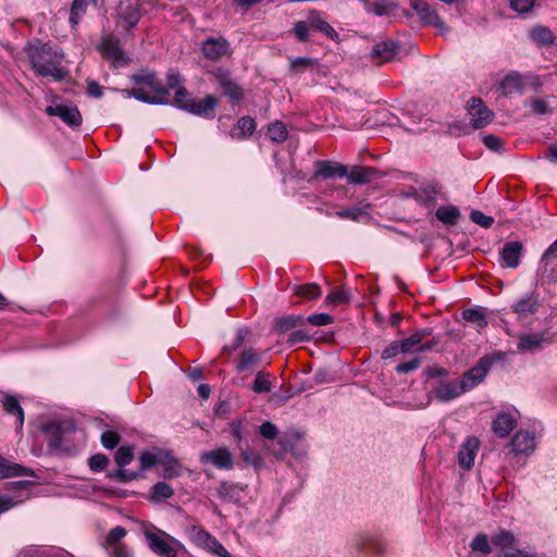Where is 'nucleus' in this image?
I'll return each instance as SVG.
<instances>
[{
  "label": "nucleus",
  "mask_w": 557,
  "mask_h": 557,
  "mask_svg": "<svg viewBox=\"0 0 557 557\" xmlns=\"http://www.w3.org/2000/svg\"><path fill=\"white\" fill-rule=\"evenodd\" d=\"M33 69L42 77L62 81L67 75L62 66L63 54L49 44L37 41L26 48Z\"/></svg>",
  "instance_id": "1"
},
{
  "label": "nucleus",
  "mask_w": 557,
  "mask_h": 557,
  "mask_svg": "<svg viewBox=\"0 0 557 557\" xmlns=\"http://www.w3.org/2000/svg\"><path fill=\"white\" fill-rule=\"evenodd\" d=\"M132 81L139 88L124 90L127 97H134L148 103L168 102V88L162 86L153 72L140 71L132 76Z\"/></svg>",
  "instance_id": "2"
},
{
  "label": "nucleus",
  "mask_w": 557,
  "mask_h": 557,
  "mask_svg": "<svg viewBox=\"0 0 557 557\" xmlns=\"http://www.w3.org/2000/svg\"><path fill=\"white\" fill-rule=\"evenodd\" d=\"M47 436L50 450H69L70 437L75 432V425L71 421H52L41 428Z\"/></svg>",
  "instance_id": "3"
},
{
  "label": "nucleus",
  "mask_w": 557,
  "mask_h": 557,
  "mask_svg": "<svg viewBox=\"0 0 557 557\" xmlns=\"http://www.w3.org/2000/svg\"><path fill=\"white\" fill-rule=\"evenodd\" d=\"M144 534L149 548L161 557H177L183 547L178 540L161 530H146Z\"/></svg>",
  "instance_id": "4"
},
{
  "label": "nucleus",
  "mask_w": 557,
  "mask_h": 557,
  "mask_svg": "<svg viewBox=\"0 0 557 557\" xmlns=\"http://www.w3.org/2000/svg\"><path fill=\"white\" fill-rule=\"evenodd\" d=\"M141 12L139 5L131 0L121 1L117 7V25L124 30H129L139 22Z\"/></svg>",
  "instance_id": "5"
},
{
  "label": "nucleus",
  "mask_w": 557,
  "mask_h": 557,
  "mask_svg": "<svg viewBox=\"0 0 557 557\" xmlns=\"http://www.w3.org/2000/svg\"><path fill=\"white\" fill-rule=\"evenodd\" d=\"M493 364V358L488 356L482 357L476 366L467 371L462 379V385L466 391H469L481 383L487 374L491 366Z\"/></svg>",
  "instance_id": "6"
},
{
  "label": "nucleus",
  "mask_w": 557,
  "mask_h": 557,
  "mask_svg": "<svg viewBox=\"0 0 557 557\" xmlns=\"http://www.w3.org/2000/svg\"><path fill=\"white\" fill-rule=\"evenodd\" d=\"M348 174V168L342 163L327 160H319L314 162V173L309 182L322 177L324 180L333 177H345Z\"/></svg>",
  "instance_id": "7"
},
{
  "label": "nucleus",
  "mask_w": 557,
  "mask_h": 557,
  "mask_svg": "<svg viewBox=\"0 0 557 557\" xmlns=\"http://www.w3.org/2000/svg\"><path fill=\"white\" fill-rule=\"evenodd\" d=\"M193 539L198 546L207 549L218 557H232V555L215 537L211 536L202 529L195 528L193 530Z\"/></svg>",
  "instance_id": "8"
},
{
  "label": "nucleus",
  "mask_w": 557,
  "mask_h": 557,
  "mask_svg": "<svg viewBox=\"0 0 557 557\" xmlns=\"http://www.w3.org/2000/svg\"><path fill=\"white\" fill-rule=\"evenodd\" d=\"M201 52L211 61H219L231 54L230 44L224 38L210 37L203 41Z\"/></svg>",
  "instance_id": "9"
},
{
  "label": "nucleus",
  "mask_w": 557,
  "mask_h": 557,
  "mask_svg": "<svg viewBox=\"0 0 557 557\" xmlns=\"http://www.w3.org/2000/svg\"><path fill=\"white\" fill-rule=\"evenodd\" d=\"M46 112L51 116H59L71 127H78L82 124V114L77 107L66 104H55L46 108Z\"/></svg>",
  "instance_id": "10"
},
{
  "label": "nucleus",
  "mask_w": 557,
  "mask_h": 557,
  "mask_svg": "<svg viewBox=\"0 0 557 557\" xmlns=\"http://www.w3.org/2000/svg\"><path fill=\"white\" fill-rule=\"evenodd\" d=\"M211 74L225 96L230 97L233 101H239L244 98L242 88L231 78L227 71L218 69Z\"/></svg>",
  "instance_id": "11"
},
{
  "label": "nucleus",
  "mask_w": 557,
  "mask_h": 557,
  "mask_svg": "<svg viewBox=\"0 0 557 557\" xmlns=\"http://www.w3.org/2000/svg\"><path fill=\"white\" fill-rule=\"evenodd\" d=\"M410 7L419 15L424 24L433 25L438 29H445V23L437 13L423 0H410Z\"/></svg>",
  "instance_id": "12"
},
{
  "label": "nucleus",
  "mask_w": 557,
  "mask_h": 557,
  "mask_svg": "<svg viewBox=\"0 0 557 557\" xmlns=\"http://www.w3.org/2000/svg\"><path fill=\"white\" fill-rule=\"evenodd\" d=\"M469 115L474 128H482L492 121V112L479 98H473L469 106Z\"/></svg>",
  "instance_id": "13"
},
{
  "label": "nucleus",
  "mask_w": 557,
  "mask_h": 557,
  "mask_svg": "<svg viewBox=\"0 0 557 557\" xmlns=\"http://www.w3.org/2000/svg\"><path fill=\"white\" fill-rule=\"evenodd\" d=\"M202 462H210L219 469H232L233 456L226 447H220L201 455Z\"/></svg>",
  "instance_id": "14"
},
{
  "label": "nucleus",
  "mask_w": 557,
  "mask_h": 557,
  "mask_svg": "<svg viewBox=\"0 0 557 557\" xmlns=\"http://www.w3.org/2000/svg\"><path fill=\"white\" fill-rule=\"evenodd\" d=\"M523 245L520 242H508L500 250V261L504 267L516 269L520 264Z\"/></svg>",
  "instance_id": "15"
},
{
  "label": "nucleus",
  "mask_w": 557,
  "mask_h": 557,
  "mask_svg": "<svg viewBox=\"0 0 557 557\" xmlns=\"http://www.w3.org/2000/svg\"><path fill=\"white\" fill-rule=\"evenodd\" d=\"M467 392L462 382H442L433 388L432 394L442 403L457 398Z\"/></svg>",
  "instance_id": "16"
},
{
  "label": "nucleus",
  "mask_w": 557,
  "mask_h": 557,
  "mask_svg": "<svg viewBox=\"0 0 557 557\" xmlns=\"http://www.w3.org/2000/svg\"><path fill=\"white\" fill-rule=\"evenodd\" d=\"M541 306L540 296L536 293H531L520 299H518L512 306V311L520 318L537 312Z\"/></svg>",
  "instance_id": "17"
},
{
  "label": "nucleus",
  "mask_w": 557,
  "mask_h": 557,
  "mask_svg": "<svg viewBox=\"0 0 557 557\" xmlns=\"http://www.w3.org/2000/svg\"><path fill=\"white\" fill-rule=\"evenodd\" d=\"M479 445V440L474 436L468 437L461 445L458 451V462L461 468L470 469L473 466Z\"/></svg>",
  "instance_id": "18"
},
{
  "label": "nucleus",
  "mask_w": 557,
  "mask_h": 557,
  "mask_svg": "<svg viewBox=\"0 0 557 557\" xmlns=\"http://www.w3.org/2000/svg\"><path fill=\"white\" fill-rule=\"evenodd\" d=\"M399 50L398 45L393 40L381 41L374 45L371 57L379 63L389 62L395 59Z\"/></svg>",
  "instance_id": "19"
},
{
  "label": "nucleus",
  "mask_w": 557,
  "mask_h": 557,
  "mask_svg": "<svg viewBox=\"0 0 557 557\" xmlns=\"http://www.w3.org/2000/svg\"><path fill=\"white\" fill-rule=\"evenodd\" d=\"M308 24L310 27L323 33L331 39H337V32L322 17L317 10H310L308 13Z\"/></svg>",
  "instance_id": "20"
},
{
  "label": "nucleus",
  "mask_w": 557,
  "mask_h": 557,
  "mask_svg": "<svg viewBox=\"0 0 557 557\" xmlns=\"http://www.w3.org/2000/svg\"><path fill=\"white\" fill-rule=\"evenodd\" d=\"M545 342L550 341L544 333L521 334L518 337L517 347L519 351L536 350L540 349Z\"/></svg>",
  "instance_id": "21"
},
{
  "label": "nucleus",
  "mask_w": 557,
  "mask_h": 557,
  "mask_svg": "<svg viewBox=\"0 0 557 557\" xmlns=\"http://www.w3.org/2000/svg\"><path fill=\"white\" fill-rule=\"evenodd\" d=\"M30 475L35 476L33 470L25 468L18 463H13L0 456V479Z\"/></svg>",
  "instance_id": "22"
},
{
  "label": "nucleus",
  "mask_w": 557,
  "mask_h": 557,
  "mask_svg": "<svg viewBox=\"0 0 557 557\" xmlns=\"http://www.w3.org/2000/svg\"><path fill=\"white\" fill-rule=\"evenodd\" d=\"M99 49L103 55L115 62L123 61V50L121 49L119 39L108 36L102 39Z\"/></svg>",
  "instance_id": "23"
},
{
  "label": "nucleus",
  "mask_w": 557,
  "mask_h": 557,
  "mask_svg": "<svg viewBox=\"0 0 557 557\" xmlns=\"http://www.w3.org/2000/svg\"><path fill=\"white\" fill-rule=\"evenodd\" d=\"M262 356L252 349H245L236 364L238 372H252L260 363Z\"/></svg>",
  "instance_id": "24"
},
{
  "label": "nucleus",
  "mask_w": 557,
  "mask_h": 557,
  "mask_svg": "<svg viewBox=\"0 0 557 557\" xmlns=\"http://www.w3.org/2000/svg\"><path fill=\"white\" fill-rule=\"evenodd\" d=\"M379 171L369 166H354L346 175L350 184H366L371 182Z\"/></svg>",
  "instance_id": "25"
},
{
  "label": "nucleus",
  "mask_w": 557,
  "mask_h": 557,
  "mask_svg": "<svg viewBox=\"0 0 557 557\" xmlns=\"http://www.w3.org/2000/svg\"><path fill=\"white\" fill-rule=\"evenodd\" d=\"M515 425L516 422L511 414L502 412L497 414L493 422L492 429L498 437L504 438L509 435V433L515 429Z\"/></svg>",
  "instance_id": "26"
},
{
  "label": "nucleus",
  "mask_w": 557,
  "mask_h": 557,
  "mask_svg": "<svg viewBox=\"0 0 557 557\" xmlns=\"http://www.w3.org/2000/svg\"><path fill=\"white\" fill-rule=\"evenodd\" d=\"M256 129V122L250 116L240 117L231 131L232 138L245 139L249 137Z\"/></svg>",
  "instance_id": "27"
},
{
  "label": "nucleus",
  "mask_w": 557,
  "mask_h": 557,
  "mask_svg": "<svg viewBox=\"0 0 557 557\" xmlns=\"http://www.w3.org/2000/svg\"><path fill=\"white\" fill-rule=\"evenodd\" d=\"M159 467L160 475L165 479L178 478L183 470L178 461L165 453L163 454L162 462H160Z\"/></svg>",
  "instance_id": "28"
},
{
  "label": "nucleus",
  "mask_w": 557,
  "mask_h": 557,
  "mask_svg": "<svg viewBox=\"0 0 557 557\" xmlns=\"http://www.w3.org/2000/svg\"><path fill=\"white\" fill-rule=\"evenodd\" d=\"M512 450L516 454H524L534 448V437L529 432H518L511 440Z\"/></svg>",
  "instance_id": "29"
},
{
  "label": "nucleus",
  "mask_w": 557,
  "mask_h": 557,
  "mask_svg": "<svg viewBox=\"0 0 557 557\" xmlns=\"http://www.w3.org/2000/svg\"><path fill=\"white\" fill-rule=\"evenodd\" d=\"M2 404H3V409L8 414H12L17 418L16 429L21 430L24 424L25 414H24V410L21 407L17 398L14 396H7L3 399Z\"/></svg>",
  "instance_id": "30"
},
{
  "label": "nucleus",
  "mask_w": 557,
  "mask_h": 557,
  "mask_svg": "<svg viewBox=\"0 0 557 557\" xmlns=\"http://www.w3.org/2000/svg\"><path fill=\"white\" fill-rule=\"evenodd\" d=\"M216 104V99L211 96V95H208L206 96L202 100L196 102V101H190L188 107L186 108V111L188 112H191L194 114H198V115H208L209 113H211L214 109Z\"/></svg>",
  "instance_id": "31"
},
{
  "label": "nucleus",
  "mask_w": 557,
  "mask_h": 557,
  "mask_svg": "<svg viewBox=\"0 0 557 557\" xmlns=\"http://www.w3.org/2000/svg\"><path fill=\"white\" fill-rule=\"evenodd\" d=\"M555 260H545L544 256H542L539 270L542 284H550L557 281V264L554 263Z\"/></svg>",
  "instance_id": "32"
},
{
  "label": "nucleus",
  "mask_w": 557,
  "mask_h": 557,
  "mask_svg": "<svg viewBox=\"0 0 557 557\" xmlns=\"http://www.w3.org/2000/svg\"><path fill=\"white\" fill-rule=\"evenodd\" d=\"M90 3L96 4L97 0H73L70 11V23L73 27L77 26L81 18L86 14Z\"/></svg>",
  "instance_id": "33"
},
{
  "label": "nucleus",
  "mask_w": 557,
  "mask_h": 557,
  "mask_svg": "<svg viewBox=\"0 0 557 557\" xmlns=\"http://www.w3.org/2000/svg\"><path fill=\"white\" fill-rule=\"evenodd\" d=\"M305 319L301 315H286L275 320V330L280 333H286L295 327L301 326Z\"/></svg>",
  "instance_id": "34"
},
{
  "label": "nucleus",
  "mask_w": 557,
  "mask_h": 557,
  "mask_svg": "<svg viewBox=\"0 0 557 557\" xmlns=\"http://www.w3.org/2000/svg\"><path fill=\"white\" fill-rule=\"evenodd\" d=\"M243 488L235 484L222 483L218 488L219 497L228 503H235L240 499Z\"/></svg>",
  "instance_id": "35"
},
{
  "label": "nucleus",
  "mask_w": 557,
  "mask_h": 557,
  "mask_svg": "<svg viewBox=\"0 0 557 557\" xmlns=\"http://www.w3.org/2000/svg\"><path fill=\"white\" fill-rule=\"evenodd\" d=\"M523 86L522 77L518 74L507 75L499 84V90L503 95L508 96L515 91H519Z\"/></svg>",
  "instance_id": "36"
},
{
  "label": "nucleus",
  "mask_w": 557,
  "mask_h": 557,
  "mask_svg": "<svg viewBox=\"0 0 557 557\" xmlns=\"http://www.w3.org/2000/svg\"><path fill=\"white\" fill-rule=\"evenodd\" d=\"M435 215L441 222L455 225L460 218V212L455 206H443L436 210Z\"/></svg>",
  "instance_id": "37"
},
{
  "label": "nucleus",
  "mask_w": 557,
  "mask_h": 557,
  "mask_svg": "<svg viewBox=\"0 0 557 557\" xmlns=\"http://www.w3.org/2000/svg\"><path fill=\"white\" fill-rule=\"evenodd\" d=\"M438 190L435 185L429 184L418 189H414L412 197L420 203H430L435 201Z\"/></svg>",
  "instance_id": "38"
},
{
  "label": "nucleus",
  "mask_w": 557,
  "mask_h": 557,
  "mask_svg": "<svg viewBox=\"0 0 557 557\" xmlns=\"http://www.w3.org/2000/svg\"><path fill=\"white\" fill-rule=\"evenodd\" d=\"M432 334L431 329H422L410 335L408 338L400 341L405 354L412 350L414 347H419L421 342Z\"/></svg>",
  "instance_id": "39"
},
{
  "label": "nucleus",
  "mask_w": 557,
  "mask_h": 557,
  "mask_svg": "<svg viewBox=\"0 0 557 557\" xmlns=\"http://www.w3.org/2000/svg\"><path fill=\"white\" fill-rule=\"evenodd\" d=\"M239 457L244 462L252 466L256 470L263 467V458L258 451L250 449L248 446H239Z\"/></svg>",
  "instance_id": "40"
},
{
  "label": "nucleus",
  "mask_w": 557,
  "mask_h": 557,
  "mask_svg": "<svg viewBox=\"0 0 557 557\" xmlns=\"http://www.w3.org/2000/svg\"><path fill=\"white\" fill-rule=\"evenodd\" d=\"M466 321L473 323L478 329H484L487 325V320L482 308L466 309L462 312Z\"/></svg>",
  "instance_id": "41"
},
{
  "label": "nucleus",
  "mask_w": 557,
  "mask_h": 557,
  "mask_svg": "<svg viewBox=\"0 0 557 557\" xmlns=\"http://www.w3.org/2000/svg\"><path fill=\"white\" fill-rule=\"evenodd\" d=\"M294 294L306 299H317L321 296V287L317 283L294 286Z\"/></svg>",
  "instance_id": "42"
},
{
  "label": "nucleus",
  "mask_w": 557,
  "mask_h": 557,
  "mask_svg": "<svg viewBox=\"0 0 557 557\" xmlns=\"http://www.w3.org/2000/svg\"><path fill=\"white\" fill-rule=\"evenodd\" d=\"M350 293L345 286H339L333 289L325 298L327 305H342L350 301Z\"/></svg>",
  "instance_id": "43"
},
{
  "label": "nucleus",
  "mask_w": 557,
  "mask_h": 557,
  "mask_svg": "<svg viewBox=\"0 0 557 557\" xmlns=\"http://www.w3.org/2000/svg\"><path fill=\"white\" fill-rule=\"evenodd\" d=\"M163 454V451H143L139 456L141 470H147L153 466H160V462H162Z\"/></svg>",
  "instance_id": "44"
},
{
  "label": "nucleus",
  "mask_w": 557,
  "mask_h": 557,
  "mask_svg": "<svg viewBox=\"0 0 557 557\" xmlns=\"http://www.w3.org/2000/svg\"><path fill=\"white\" fill-rule=\"evenodd\" d=\"M268 136L272 141L283 143L288 137V132L284 123L275 121L268 126Z\"/></svg>",
  "instance_id": "45"
},
{
  "label": "nucleus",
  "mask_w": 557,
  "mask_h": 557,
  "mask_svg": "<svg viewBox=\"0 0 557 557\" xmlns=\"http://www.w3.org/2000/svg\"><path fill=\"white\" fill-rule=\"evenodd\" d=\"M491 544L499 549L509 548L515 544V536L509 531H500L491 537Z\"/></svg>",
  "instance_id": "46"
},
{
  "label": "nucleus",
  "mask_w": 557,
  "mask_h": 557,
  "mask_svg": "<svg viewBox=\"0 0 557 557\" xmlns=\"http://www.w3.org/2000/svg\"><path fill=\"white\" fill-rule=\"evenodd\" d=\"M33 485L34 483L32 481L23 480L8 483L5 490L18 493L16 497H21L20 499L24 500L29 497V488Z\"/></svg>",
  "instance_id": "47"
},
{
  "label": "nucleus",
  "mask_w": 557,
  "mask_h": 557,
  "mask_svg": "<svg viewBox=\"0 0 557 557\" xmlns=\"http://www.w3.org/2000/svg\"><path fill=\"white\" fill-rule=\"evenodd\" d=\"M531 38L540 45H550L555 39L552 30L543 26L533 28L531 30Z\"/></svg>",
  "instance_id": "48"
},
{
  "label": "nucleus",
  "mask_w": 557,
  "mask_h": 557,
  "mask_svg": "<svg viewBox=\"0 0 557 557\" xmlns=\"http://www.w3.org/2000/svg\"><path fill=\"white\" fill-rule=\"evenodd\" d=\"M272 389V383L269 379V374L260 371L256 374V379L252 384V391L255 393H269Z\"/></svg>",
  "instance_id": "49"
},
{
  "label": "nucleus",
  "mask_w": 557,
  "mask_h": 557,
  "mask_svg": "<svg viewBox=\"0 0 557 557\" xmlns=\"http://www.w3.org/2000/svg\"><path fill=\"white\" fill-rule=\"evenodd\" d=\"M173 494L172 486L165 482H158L152 486V498L154 500L170 498Z\"/></svg>",
  "instance_id": "50"
},
{
  "label": "nucleus",
  "mask_w": 557,
  "mask_h": 557,
  "mask_svg": "<svg viewBox=\"0 0 557 557\" xmlns=\"http://www.w3.org/2000/svg\"><path fill=\"white\" fill-rule=\"evenodd\" d=\"M133 458H134V454H133L132 447H129V446H122V447H120L117 449L114 459H115V462L120 467H124V466L131 463Z\"/></svg>",
  "instance_id": "51"
},
{
  "label": "nucleus",
  "mask_w": 557,
  "mask_h": 557,
  "mask_svg": "<svg viewBox=\"0 0 557 557\" xmlns=\"http://www.w3.org/2000/svg\"><path fill=\"white\" fill-rule=\"evenodd\" d=\"M470 220L484 228L491 227L494 223V219L492 216L485 215L480 210H472L470 213Z\"/></svg>",
  "instance_id": "52"
},
{
  "label": "nucleus",
  "mask_w": 557,
  "mask_h": 557,
  "mask_svg": "<svg viewBox=\"0 0 557 557\" xmlns=\"http://www.w3.org/2000/svg\"><path fill=\"white\" fill-rule=\"evenodd\" d=\"M473 550L481 552L483 554H490L492 552V544L488 543L485 534H479L471 543Z\"/></svg>",
  "instance_id": "53"
},
{
  "label": "nucleus",
  "mask_w": 557,
  "mask_h": 557,
  "mask_svg": "<svg viewBox=\"0 0 557 557\" xmlns=\"http://www.w3.org/2000/svg\"><path fill=\"white\" fill-rule=\"evenodd\" d=\"M126 535V530L123 527L113 528L107 535L106 542L110 547L121 545L120 541Z\"/></svg>",
  "instance_id": "54"
},
{
  "label": "nucleus",
  "mask_w": 557,
  "mask_h": 557,
  "mask_svg": "<svg viewBox=\"0 0 557 557\" xmlns=\"http://www.w3.org/2000/svg\"><path fill=\"white\" fill-rule=\"evenodd\" d=\"M109 458L103 454H96L89 458L88 465L92 471L99 472L106 469Z\"/></svg>",
  "instance_id": "55"
},
{
  "label": "nucleus",
  "mask_w": 557,
  "mask_h": 557,
  "mask_svg": "<svg viewBox=\"0 0 557 557\" xmlns=\"http://www.w3.org/2000/svg\"><path fill=\"white\" fill-rule=\"evenodd\" d=\"M120 435L114 431H106L101 435V444L107 449H113L120 443Z\"/></svg>",
  "instance_id": "56"
},
{
  "label": "nucleus",
  "mask_w": 557,
  "mask_h": 557,
  "mask_svg": "<svg viewBox=\"0 0 557 557\" xmlns=\"http://www.w3.org/2000/svg\"><path fill=\"white\" fill-rule=\"evenodd\" d=\"M190 101L193 99H190L188 91L184 87H178L175 90L174 102L178 108L186 110Z\"/></svg>",
  "instance_id": "57"
},
{
  "label": "nucleus",
  "mask_w": 557,
  "mask_h": 557,
  "mask_svg": "<svg viewBox=\"0 0 557 557\" xmlns=\"http://www.w3.org/2000/svg\"><path fill=\"white\" fill-rule=\"evenodd\" d=\"M309 26L308 20L295 24L294 32L299 41L307 42L309 40Z\"/></svg>",
  "instance_id": "58"
},
{
  "label": "nucleus",
  "mask_w": 557,
  "mask_h": 557,
  "mask_svg": "<svg viewBox=\"0 0 557 557\" xmlns=\"http://www.w3.org/2000/svg\"><path fill=\"white\" fill-rule=\"evenodd\" d=\"M336 215L341 219H348L351 221H359L362 215H364V212L360 208H350V209H344L336 212Z\"/></svg>",
  "instance_id": "59"
},
{
  "label": "nucleus",
  "mask_w": 557,
  "mask_h": 557,
  "mask_svg": "<svg viewBox=\"0 0 557 557\" xmlns=\"http://www.w3.org/2000/svg\"><path fill=\"white\" fill-rule=\"evenodd\" d=\"M398 354H405L403 345L400 341H395L391 343L383 351H382V358L383 359H389Z\"/></svg>",
  "instance_id": "60"
},
{
  "label": "nucleus",
  "mask_w": 557,
  "mask_h": 557,
  "mask_svg": "<svg viewBox=\"0 0 557 557\" xmlns=\"http://www.w3.org/2000/svg\"><path fill=\"white\" fill-rule=\"evenodd\" d=\"M259 432L267 440H274L278 434L276 425L269 421L259 426Z\"/></svg>",
  "instance_id": "61"
},
{
  "label": "nucleus",
  "mask_w": 557,
  "mask_h": 557,
  "mask_svg": "<svg viewBox=\"0 0 557 557\" xmlns=\"http://www.w3.org/2000/svg\"><path fill=\"white\" fill-rule=\"evenodd\" d=\"M420 363H421V359L419 357H414L413 359H411L407 362L399 363L395 368V370L397 373H400V374L408 373V372H411V371L418 369Z\"/></svg>",
  "instance_id": "62"
},
{
  "label": "nucleus",
  "mask_w": 557,
  "mask_h": 557,
  "mask_svg": "<svg viewBox=\"0 0 557 557\" xmlns=\"http://www.w3.org/2000/svg\"><path fill=\"white\" fill-rule=\"evenodd\" d=\"M308 322L312 325L323 326L333 323V317L327 313H317L308 318Z\"/></svg>",
  "instance_id": "63"
},
{
  "label": "nucleus",
  "mask_w": 557,
  "mask_h": 557,
  "mask_svg": "<svg viewBox=\"0 0 557 557\" xmlns=\"http://www.w3.org/2000/svg\"><path fill=\"white\" fill-rule=\"evenodd\" d=\"M482 140L483 144L492 151H499L503 147V141L495 135H486Z\"/></svg>",
  "instance_id": "64"
}]
</instances>
